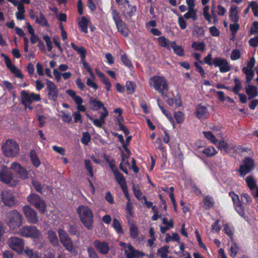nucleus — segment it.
Instances as JSON below:
<instances>
[{"label":"nucleus","mask_w":258,"mask_h":258,"mask_svg":"<svg viewBox=\"0 0 258 258\" xmlns=\"http://www.w3.org/2000/svg\"><path fill=\"white\" fill-rule=\"evenodd\" d=\"M13 179L12 173L9 170L3 169L0 171V180L6 184H9Z\"/></svg>","instance_id":"nucleus-23"},{"label":"nucleus","mask_w":258,"mask_h":258,"mask_svg":"<svg viewBox=\"0 0 258 258\" xmlns=\"http://www.w3.org/2000/svg\"><path fill=\"white\" fill-rule=\"evenodd\" d=\"M229 19L233 22H238L239 16L238 15V7L236 6H231L230 9Z\"/></svg>","instance_id":"nucleus-27"},{"label":"nucleus","mask_w":258,"mask_h":258,"mask_svg":"<svg viewBox=\"0 0 258 258\" xmlns=\"http://www.w3.org/2000/svg\"><path fill=\"white\" fill-rule=\"evenodd\" d=\"M1 199L6 206L13 207L17 205V201L14 192L10 189H6L2 191Z\"/></svg>","instance_id":"nucleus-10"},{"label":"nucleus","mask_w":258,"mask_h":258,"mask_svg":"<svg viewBox=\"0 0 258 258\" xmlns=\"http://www.w3.org/2000/svg\"><path fill=\"white\" fill-rule=\"evenodd\" d=\"M242 72L246 75L245 83L249 84L252 80L254 75V71L244 67L242 69Z\"/></svg>","instance_id":"nucleus-31"},{"label":"nucleus","mask_w":258,"mask_h":258,"mask_svg":"<svg viewBox=\"0 0 258 258\" xmlns=\"http://www.w3.org/2000/svg\"><path fill=\"white\" fill-rule=\"evenodd\" d=\"M120 59L125 66L131 70L134 69V66L132 62V61L130 59H129L126 54L124 53H123L121 56Z\"/></svg>","instance_id":"nucleus-38"},{"label":"nucleus","mask_w":258,"mask_h":258,"mask_svg":"<svg viewBox=\"0 0 258 258\" xmlns=\"http://www.w3.org/2000/svg\"><path fill=\"white\" fill-rule=\"evenodd\" d=\"M93 245L100 254L106 255L109 252V244L106 241L96 239L94 241Z\"/></svg>","instance_id":"nucleus-18"},{"label":"nucleus","mask_w":258,"mask_h":258,"mask_svg":"<svg viewBox=\"0 0 258 258\" xmlns=\"http://www.w3.org/2000/svg\"><path fill=\"white\" fill-rule=\"evenodd\" d=\"M203 203L206 209L212 208L214 205L213 199L210 196H206L204 197Z\"/></svg>","instance_id":"nucleus-49"},{"label":"nucleus","mask_w":258,"mask_h":258,"mask_svg":"<svg viewBox=\"0 0 258 258\" xmlns=\"http://www.w3.org/2000/svg\"><path fill=\"white\" fill-rule=\"evenodd\" d=\"M85 163V168L88 172L89 176L92 178L94 176V172L93 169V165L91 161L89 159H85L84 160Z\"/></svg>","instance_id":"nucleus-43"},{"label":"nucleus","mask_w":258,"mask_h":258,"mask_svg":"<svg viewBox=\"0 0 258 258\" xmlns=\"http://www.w3.org/2000/svg\"><path fill=\"white\" fill-rule=\"evenodd\" d=\"M58 234L60 241L65 249L71 252H76L73 241L67 232L64 229L59 228L58 229Z\"/></svg>","instance_id":"nucleus-7"},{"label":"nucleus","mask_w":258,"mask_h":258,"mask_svg":"<svg viewBox=\"0 0 258 258\" xmlns=\"http://www.w3.org/2000/svg\"><path fill=\"white\" fill-rule=\"evenodd\" d=\"M240 56L241 54L239 50L237 49H235L231 52L230 58L232 60H236L240 58Z\"/></svg>","instance_id":"nucleus-63"},{"label":"nucleus","mask_w":258,"mask_h":258,"mask_svg":"<svg viewBox=\"0 0 258 258\" xmlns=\"http://www.w3.org/2000/svg\"><path fill=\"white\" fill-rule=\"evenodd\" d=\"M67 229L71 235H75L79 237L80 235V232L77 229V227L74 225L69 224L68 225Z\"/></svg>","instance_id":"nucleus-44"},{"label":"nucleus","mask_w":258,"mask_h":258,"mask_svg":"<svg viewBox=\"0 0 258 258\" xmlns=\"http://www.w3.org/2000/svg\"><path fill=\"white\" fill-rule=\"evenodd\" d=\"M243 165L248 167L251 169L254 167V160L250 157H246L243 161Z\"/></svg>","instance_id":"nucleus-55"},{"label":"nucleus","mask_w":258,"mask_h":258,"mask_svg":"<svg viewBox=\"0 0 258 258\" xmlns=\"http://www.w3.org/2000/svg\"><path fill=\"white\" fill-rule=\"evenodd\" d=\"M117 125L119 127V130L123 132L125 135H128L130 132L128 128L120 121L119 118H117Z\"/></svg>","instance_id":"nucleus-59"},{"label":"nucleus","mask_w":258,"mask_h":258,"mask_svg":"<svg viewBox=\"0 0 258 258\" xmlns=\"http://www.w3.org/2000/svg\"><path fill=\"white\" fill-rule=\"evenodd\" d=\"M11 169L18 175V177L20 179L25 180L29 178L28 171L20 163L17 162H13L11 165Z\"/></svg>","instance_id":"nucleus-13"},{"label":"nucleus","mask_w":258,"mask_h":258,"mask_svg":"<svg viewBox=\"0 0 258 258\" xmlns=\"http://www.w3.org/2000/svg\"><path fill=\"white\" fill-rule=\"evenodd\" d=\"M183 16L186 19L191 18L194 20H196L197 19V10L194 8H189L188 11L184 14Z\"/></svg>","instance_id":"nucleus-40"},{"label":"nucleus","mask_w":258,"mask_h":258,"mask_svg":"<svg viewBox=\"0 0 258 258\" xmlns=\"http://www.w3.org/2000/svg\"><path fill=\"white\" fill-rule=\"evenodd\" d=\"M4 155L7 157H16L20 152L19 144L13 139H8L2 145Z\"/></svg>","instance_id":"nucleus-2"},{"label":"nucleus","mask_w":258,"mask_h":258,"mask_svg":"<svg viewBox=\"0 0 258 258\" xmlns=\"http://www.w3.org/2000/svg\"><path fill=\"white\" fill-rule=\"evenodd\" d=\"M87 250L89 258H99L95 250L92 247L89 246Z\"/></svg>","instance_id":"nucleus-60"},{"label":"nucleus","mask_w":258,"mask_h":258,"mask_svg":"<svg viewBox=\"0 0 258 258\" xmlns=\"http://www.w3.org/2000/svg\"><path fill=\"white\" fill-rule=\"evenodd\" d=\"M28 258H41V254L37 251H33L28 247L24 250Z\"/></svg>","instance_id":"nucleus-34"},{"label":"nucleus","mask_w":258,"mask_h":258,"mask_svg":"<svg viewBox=\"0 0 258 258\" xmlns=\"http://www.w3.org/2000/svg\"><path fill=\"white\" fill-rule=\"evenodd\" d=\"M239 250L238 245L236 242L232 244L230 248V255L234 257L237 254Z\"/></svg>","instance_id":"nucleus-58"},{"label":"nucleus","mask_w":258,"mask_h":258,"mask_svg":"<svg viewBox=\"0 0 258 258\" xmlns=\"http://www.w3.org/2000/svg\"><path fill=\"white\" fill-rule=\"evenodd\" d=\"M131 238L136 239L139 237V231L138 227L135 224H131L129 228Z\"/></svg>","instance_id":"nucleus-33"},{"label":"nucleus","mask_w":258,"mask_h":258,"mask_svg":"<svg viewBox=\"0 0 258 258\" xmlns=\"http://www.w3.org/2000/svg\"><path fill=\"white\" fill-rule=\"evenodd\" d=\"M90 20L85 17L83 16L81 18V21L79 22V26L82 32L87 33L88 27Z\"/></svg>","instance_id":"nucleus-28"},{"label":"nucleus","mask_w":258,"mask_h":258,"mask_svg":"<svg viewBox=\"0 0 258 258\" xmlns=\"http://www.w3.org/2000/svg\"><path fill=\"white\" fill-rule=\"evenodd\" d=\"M157 39L159 46L165 47L168 50H170L171 41L166 39L164 36H160Z\"/></svg>","instance_id":"nucleus-30"},{"label":"nucleus","mask_w":258,"mask_h":258,"mask_svg":"<svg viewBox=\"0 0 258 258\" xmlns=\"http://www.w3.org/2000/svg\"><path fill=\"white\" fill-rule=\"evenodd\" d=\"M21 103L26 108L27 104H31L33 101L38 102L41 100L39 94L34 93H29L26 90L21 92Z\"/></svg>","instance_id":"nucleus-9"},{"label":"nucleus","mask_w":258,"mask_h":258,"mask_svg":"<svg viewBox=\"0 0 258 258\" xmlns=\"http://www.w3.org/2000/svg\"><path fill=\"white\" fill-rule=\"evenodd\" d=\"M46 89L48 92V98L50 100L56 101L58 98V91L56 86L54 83L48 80H46Z\"/></svg>","instance_id":"nucleus-14"},{"label":"nucleus","mask_w":258,"mask_h":258,"mask_svg":"<svg viewBox=\"0 0 258 258\" xmlns=\"http://www.w3.org/2000/svg\"><path fill=\"white\" fill-rule=\"evenodd\" d=\"M77 212L79 215L80 221L84 226L89 230L93 228V214L91 209L85 205H81L78 207Z\"/></svg>","instance_id":"nucleus-1"},{"label":"nucleus","mask_w":258,"mask_h":258,"mask_svg":"<svg viewBox=\"0 0 258 258\" xmlns=\"http://www.w3.org/2000/svg\"><path fill=\"white\" fill-rule=\"evenodd\" d=\"M23 212L29 223L36 224L38 222L37 213L29 206H25L23 208Z\"/></svg>","instance_id":"nucleus-15"},{"label":"nucleus","mask_w":258,"mask_h":258,"mask_svg":"<svg viewBox=\"0 0 258 258\" xmlns=\"http://www.w3.org/2000/svg\"><path fill=\"white\" fill-rule=\"evenodd\" d=\"M202 153L207 157H210L215 156L217 153V151L214 147L209 146L205 148L203 150Z\"/></svg>","instance_id":"nucleus-37"},{"label":"nucleus","mask_w":258,"mask_h":258,"mask_svg":"<svg viewBox=\"0 0 258 258\" xmlns=\"http://www.w3.org/2000/svg\"><path fill=\"white\" fill-rule=\"evenodd\" d=\"M245 182L247 186L250 190L254 189L256 186V181L253 177L251 175H249L245 178Z\"/></svg>","instance_id":"nucleus-42"},{"label":"nucleus","mask_w":258,"mask_h":258,"mask_svg":"<svg viewBox=\"0 0 258 258\" xmlns=\"http://www.w3.org/2000/svg\"><path fill=\"white\" fill-rule=\"evenodd\" d=\"M214 65L215 67H219L221 73H227L231 70V67L227 59L221 57H215L214 58Z\"/></svg>","instance_id":"nucleus-17"},{"label":"nucleus","mask_w":258,"mask_h":258,"mask_svg":"<svg viewBox=\"0 0 258 258\" xmlns=\"http://www.w3.org/2000/svg\"><path fill=\"white\" fill-rule=\"evenodd\" d=\"M220 220L217 219L211 226V230L213 232H219L221 230V226L219 225Z\"/></svg>","instance_id":"nucleus-62"},{"label":"nucleus","mask_w":258,"mask_h":258,"mask_svg":"<svg viewBox=\"0 0 258 258\" xmlns=\"http://www.w3.org/2000/svg\"><path fill=\"white\" fill-rule=\"evenodd\" d=\"M150 85L157 91L162 96H166L168 91V84L163 76H154L150 79Z\"/></svg>","instance_id":"nucleus-3"},{"label":"nucleus","mask_w":258,"mask_h":258,"mask_svg":"<svg viewBox=\"0 0 258 258\" xmlns=\"http://www.w3.org/2000/svg\"><path fill=\"white\" fill-rule=\"evenodd\" d=\"M125 87L128 94H132L135 92L136 85L133 82L127 81L126 82Z\"/></svg>","instance_id":"nucleus-53"},{"label":"nucleus","mask_w":258,"mask_h":258,"mask_svg":"<svg viewBox=\"0 0 258 258\" xmlns=\"http://www.w3.org/2000/svg\"><path fill=\"white\" fill-rule=\"evenodd\" d=\"M43 39L45 41L47 47V50L49 51H51L52 49V44L50 39V37L48 35H46L43 36Z\"/></svg>","instance_id":"nucleus-61"},{"label":"nucleus","mask_w":258,"mask_h":258,"mask_svg":"<svg viewBox=\"0 0 258 258\" xmlns=\"http://www.w3.org/2000/svg\"><path fill=\"white\" fill-rule=\"evenodd\" d=\"M234 209L237 212V213L241 217L245 218V208L242 205L241 202L239 203V204H237L234 205Z\"/></svg>","instance_id":"nucleus-46"},{"label":"nucleus","mask_w":258,"mask_h":258,"mask_svg":"<svg viewBox=\"0 0 258 258\" xmlns=\"http://www.w3.org/2000/svg\"><path fill=\"white\" fill-rule=\"evenodd\" d=\"M124 253L126 256L132 258H140L145 255L144 252L135 249L131 243H129L128 249H125Z\"/></svg>","instance_id":"nucleus-21"},{"label":"nucleus","mask_w":258,"mask_h":258,"mask_svg":"<svg viewBox=\"0 0 258 258\" xmlns=\"http://www.w3.org/2000/svg\"><path fill=\"white\" fill-rule=\"evenodd\" d=\"M195 114L199 119H207L209 116V111L206 106L200 103L196 107Z\"/></svg>","instance_id":"nucleus-19"},{"label":"nucleus","mask_w":258,"mask_h":258,"mask_svg":"<svg viewBox=\"0 0 258 258\" xmlns=\"http://www.w3.org/2000/svg\"><path fill=\"white\" fill-rule=\"evenodd\" d=\"M9 246L13 250L21 253L24 248L23 240L17 237H12L9 240Z\"/></svg>","instance_id":"nucleus-16"},{"label":"nucleus","mask_w":258,"mask_h":258,"mask_svg":"<svg viewBox=\"0 0 258 258\" xmlns=\"http://www.w3.org/2000/svg\"><path fill=\"white\" fill-rule=\"evenodd\" d=\"M47 238L50 243L54 246H57L59 244L58 239L56 233L52 230H49L47 232Z\"/></svg>","instance_id":"nucleus-25"},{"label":"nucleus","mask_w":258,"mask_h":258,"mask_svg":"<svg viewBox=\"0 0 258 258\" xmlns=\"http://www.w3.org/2000/svg\"><path fill=\"white\" fill-rule=\"evenodd\" d=\"M30 157L33 165L36 167H38L40 164V162L37 157L36 152L34 150L30 151Z\"/></svg>","instance_id":"nucleus-36"},{"label":"nucleus","mask_w":258,"mask_h":258,"mask_svg":"<svg viewBox=\"0 0 258 258\" xmlns=\"http://www.w3.org/2000/svg\"><path fill=\"white\" fill-rule=\"evenodd\" d=\"M114 177L116 181L120 185L121 188H122V187H124V186H127L125 179L122 173L119 172L114 175Z\"/></svg>","instance_id":"nucleus-39"},{"label":"nucleus","mask_w":258,"mask_h":258,"mask_svg":"<svg viewBox=\"0 0 258 258\" xmlns=\"http://www.w3.org/2000/svg\"><path fill=\"white\" fill-rule=\"evenodd\" d=\"M96 73L102 83L105 85L106 87V91L107 92H109L111 88V83L108 78L104 75V73L99 71L97 69H96Z\"/></svg>","instance_id":"nucleus-24"},{"label":"nucleus","mask_w":258,"mask_h":258,"mask_svg":"<svg viewBox=\"0 0 258 258\" xmlns=\"http://www.w3.org/2000/svg\"><path fill=\"white\" fill-rule=\"evenodd\" d=\"M112 18L115 24L118 31L124 37L129 35V29L126 24L122 20L119 13L113 10L111 12Z\"/></svg>","instance_id":"nucleus-6"},{"label":"nucleus","mask_w":258,"mask_h":258,"mask_svg":"<svg viewBox=\"0 0 258 258\" xmlns=\"http://www.w3.org/2000/svg\"><path fill=\"white\" fill-rule=\"evenodd\" d=\"M29 17L31 19H35V23L39 24L42 27H49L50 25L45 18V15L41 12L37 11L36 13L31 9L29 11Z\"/></svg>","instance_id":"nucleus-11"},{"label":"nucleus","mask_w":258,"mask_h":258,"mask_svg":"<svg viewBox=\"0 0 258 258\" xmlns=\"http://www.w3.org/2000/svg\"><path fill=\"white\" fill-rule=\"evenodd\" d=\"M120 6L122 14L126 19L131 18L137 11L136 7L131 5L128 0H122Z\"/></svg>","instance_id":"nucleus-12"},{"label":"nucleus","mask_w":258,"mask_h":258,"mask_svg":"<svg viewBox=\"0 0 258 258\" xmlns=\"http://www.w3.org/2000/svg\"><path fill=\"white\" fill-rule=\"evenodd\" d=\"M160 100L159 99H158L157 100V102H158L159 107L162 111V112L163 113V114H164L166 116V117L167 118L168 120L174 126V121L173 117L171 114V113L168 110H166L164 108V107L160 104Z\"/></svg>","instance_id":"nucleus-35"},{"label":"nucleus","mask_w":258,"mask_h":258,"mask_svg":"<svg viewBox=\"0 0 258 258\" xmlns=\"http://www.w3.org/2000/svg\"><path fill=\"white\" fill-rule=\"evenodd\" d=\"M173 49L175 54L179 56H182L184 55V50L181 46L177 45L175 41L171 42L170 48Z\"/></svg>","instance_id":"nucleus-32"},{"label":"nucleus","mask_w":258,"mask_h":258,"mask_svg":"<svg viewBox=\"0 0 258 258\" xmlns=\"http://www.w3.org/2000/svg\"><path fill=\"white\" fill-rule=\"evenodd\" d=\"M5 62L7 68L10 70L11 72L14 74L17 78L22 79L24 76L22 74L21 71L18 69L15 65L12 63L11 60L10 58L7 57L5 59Z\"/></svg>","instance_id":"nucleus-20"},{"label":"nucleus","mask_w":258,"mask_h":258,"mask_svg":"<svg viewBox=\"0 0 258 258\" xmlns=\"http://www.w3.org/2000/svg\"><path fill=\"white\" fill-rule=\"evenodd\" d=\"M91 141V136L90 134L87 132L83 133L82 138L81 139V143L85 145H87Z\"/></svg>","instance_id":"nucleus-57"},{"label":"nucleus","mask_w":258,"mask_h":258,"mask_svg":"<svg viewBox=\"0 0 258 258\" xmlns=\"http://www.w3.org/2000/svg\"><path fill=\"white\" fill-rule=\"evenodd\" d=\"M6 218L8 226L12 229L19 228L22 224V216L16 210L7 213Z\"/></svg>","instance_id":"nucleus-4"},{"label":"nucleus","mask_w":258,"mask_h":258,"mask_svg":"<svg viewBox=\"0 0 258 258\" xmlns=\"http://www.w3.org/2000/svg\"><path fill=\"white\" fill-rule=\"evenodd\" d=\"M203 134L204 135L205 137L213 144H217L218 143V139L212 132H203Z\"/></svg>","instance_id":"nucleus-41"},{"label":"nucleus","mask_w":258,"mask_h":258,"mask_svg":"<svg viewBox=\"0 0 258 258\" xmlns=\"http://www.w3.org/2000/svg\"><path fill=\"white\" fill-rule=\"evenodd\" d=\"M112 226L118 234L123 233V230L119 221L116 218H114L112 222Z\"/></svg>","instance_id":"nucleus-48"},{"label":"nucleus","mask_w":258,"mask_h":258,"mask_svg":"<svg viewBox=\"0 0 258 258\" xmlns=\"http://www.w3.org/2000/svg\"><path fill=\"white\" fill-rule=\"evenodd\" d=\"M249 4V7H250L255 17L258 16V3L255 1H252Z\"/></svg>","instance_id":"nucleus-56"},{"label":"nucleus","mask_w":258,"mask_h":258,"mask_svg":"<svg viewBox=\"0 0 258 258\" xmlns=\"http://www.w3.org/2000/svg\"><path fill=\"white\" fill-rule=\"evenodd\" d=\"M89 104L90 109L93 111H98L105 106L101 101L92 97L89 99Z\"/></svg>","instance_id":"nucleus-22"},{"label":"nucleus","mask_w":258,"mask_h":258,"mask_svg":"<svg viewBox=\"0 0 258 258\" xmlns=\"http://www.w3.org/2000/svg\"><path fill=\"white\" fill-rule=\"evenodd\" d=\"M235 83L234 87L232 88V91L235 94H238L239 91L241 89L242 86L240 80L237 77L234 79Z\"/></svg>","instance_id":"nucleus-54"},{"label":"nucleus","mask_w":258,"mask_h":258,"mask_svg":"<svg viewBox=\"0 0 258 258\" xmlns=\"http://www.w3.org/2000/svg\"><path fill=\"white\" fill-rule=\"evenodd\" d=\"M71 46L74 50L76 51L80 55L81 60H84L86 57L87 51L83 46L78 47L74 43H71Z\"/></svg>","instance_id":"nucleus-26"},{"label":"nucleus","mask_w":258,"mask_h":258,"mask_svg":"<svg viewBox=\"0 0 258 258\" xmlns=\"http://www.w3.org/2000/svg\"><path fill=\"white\" fill-rule=\"evenodd\" d=\"M253 169H250L248 167L245 166L243 165H240L238 172L241 177H244L247 174L250 173Z\"/></svg>","instance_id":"nucleus-52"},{"label":"nucleus","mask_w":258,"mask_h":258,"mask_svg":"<svg viewBox=\"0 0 258 258\" xmlns=\"http://www.w3.org/2000/svg\"><path fill=\"white\" fill-rule=\"evenodd\" d=\"M20 235L25 237L38 239L41 235L40 231L34 226H23L19 230Z\"/></svg>","instance_id":"nucleus-8"},{"label":"nucleus","mask_w":258,"mask_h":258,"mask_svg":"<svg viewBox=\"0 0 258 258\" xmlns=\"http://www.w3.org/2000/svg\"><path fill=\"white\" fill-rule=\"evenodd\" d=\"M174 117L178 124H181L184 120V114L180 111L174 112Z\"/></svg>","instance_id":"nucleus-51"},{"label":"nucleus","mask_w":258,"mask_h":258,"mask_svg":"<svg viewBox=\"0 0 258 258\" xmlns=\"http://www.w3.org/2000/svg\"><path fill=\"white\" fill-rule=\"evenodd\" d=\"M205 47L204 42L195 41L191 44V47L196 50L204 51L205 50Z\"/></svg>","instance_id":"nucleus-45"},{"label":"nucleus","mask_w":258,"mask_h":258,"mask_svg":"<svg viewBox=\"0 0 258 258\" xmlns=\"http://www.w3.org/2000/svg\"><path fill=\"white\" fill-rule=\"evenodd\" d=\"M229 196L231 197L234 205L241 202L239 200V196L235 194L233 191H230Z\"/></svg>","instance_id":"nucleus-64"},{"label":"nucleus","mask_w":258,"mask_h":258,"mask_svg":"<svg viewBox=\"0 0 258 258\" xmlns=\"http://www.w3.org/2000/svg\"><path fill=\"white\" fill-rule=\"evenodd\" d=\"M27 201L34 207L41 214L46 211V204L44 200L36 194H30L27 198Z\"/></svg>","instance_id":"nucleus-5"},{"label":"nucleus","mask_w":258,"mask_h":258,"mask_svg":"<svg viewBox=\"0 0 258 258\" xmlns=\"http://www.w3.org/2000/svg\"><path fill=\"white\" fill-rule=\"evenodd\" d=\"M217 147L221 152H224V153H228L229 152V146L224 140L220 141L218 143Z\"/></svg>","instance_id":"nucleus-47"},{"label":"nucleus","mask_w":258,"mask_h":258,"mask_svg":"<svg viewBox=\"0 0 258 258\" xmlns=\"http://www.w3.org/2000/svg\"><path fill=\"white\" fill-rule=\"evenodd\" d=\"M245 89L246 93L248 95L249 99H250L257 95V86L251 85L249 84Z\"/></svg>","instance_id":"nucleus-29"},{"label":"nucleus","mask_w":258,"mask_h":258,"mask_svg":"<svg viewBox=\"0 0 258 258\" xmlns=\"http://www.w3.org/2000/svg\"><path fill=\"white\" fill-rule=\"evenodd\" d=\"M32 184L36 191L42 194L45 191L44 187L39 181L32 180Z\"/></svg>","instance_id":"nucleus-50"}]
</instances>
